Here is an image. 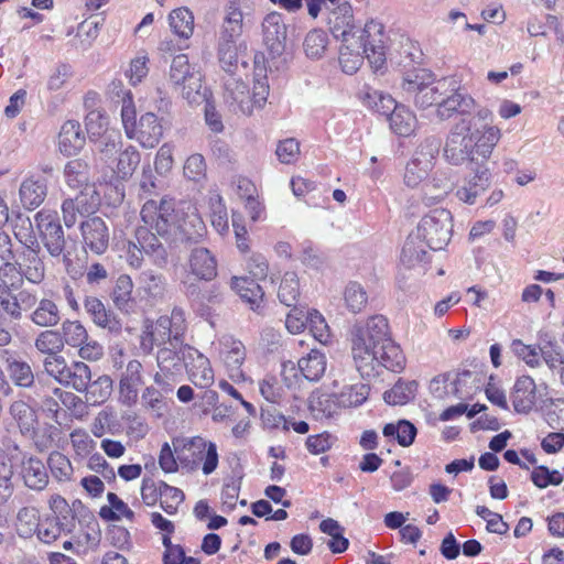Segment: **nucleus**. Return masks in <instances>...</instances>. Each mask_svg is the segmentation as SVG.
<instances>
[{
    "mask_svg": "<svg viewBox=\"0 0 564 564\" xmlns=\"http://www.w3.org/2000/svg\"><path fill=\"white\" fill-rule=\"evenodd\" d=\"M415 381H398L390 390L386 391L383 399L388 404L402 405L412 400L416 390Z\"/></svg>",
    "mask_w": 564,
    "mask_h": 564,
    "instance_id": "obj_52",
    "label": "nucleus"
},
{
    "mask_svg": "<svg viewBox=\"0 0 564 564\" xmlns=\"http://www.w3.org/2000/svg\"><path fill=\"white\" fill-rule=\"evenodd\" d=\"M501 138L497 126H478L473 118H460L455 122L445 141L443 156L453 166L487 161Z\"/></svg>",
    "mask_w": 564,
    "mask_h": 564,
    "instance_id": "obj_2",
    "label": "nucleus"
},
{
    "mask_svg": "<svg viewBox=\"0 0 564 564\" xmlns=\"http://www.w3.org/2000/svg\"><path fill=\"white\" fill-rule=\"evenodd\" d=\"M86 143L80 123L76 120H67L58 134V149L62 154L70 156L79 152Z\"/></svg>",
    "mask_w": 564,
    "mask_h": 564,
    "instance_id": "obj_26",
    "label": "nucleus"
},
{
    "mask_svg": "<svg viewBox=\"0 0 564 564\" xmlns=\"http://www.w3.org/2000/svg\"><path fill=\"white\" fill-rule=\"evenodd\" d=\"M112 379L108 375H101L95 380L87 383L84 390L86 400L90 404L100 405L105 403L112 393Z\"/></svg>",
    "mask_w": 564,
    "mask_h": 564,
    "instance_id": "obj_40",
    "label": "nucleus"
},
{
    "mask_svg": "<svg viewBox=\"0 0 564 564\" xmlns=\"http://www.w3.org/2000/svg\"><path fill=\"white\" fill-rule=\"evenodd\" d=\"M231 288L252 311L261 313L264 292L253 279L234 276L231 279Z\"/></svg>",
    "mask_w": 564,
    "mask_h": 564,
    "instance_id": "obj_31",
    "label": "nucleus"
},
{
    "mask_svg": "<svg viewBox=\"0 0 564 564\" xmlns=\"http://www.w3.org/2000/svg\"><path fill=\"white\" fill-rule=\"evenodd\" d=\"M476 106V100L468 93L459 87H453L449 94L443 93L435 116L440 121H446L454 115H460L463 118L471 115Z\"/></svg>",
    "mask_w": 564,
    "mask_h": 564,
    "instance_id": "obj_11",
    "label": "nucleus"
},
{
    "mask_svg": "<svg viewBox=\"0 0 564 564\" xmlns=\"http://www.w3.org/2000/svg\"><path fill=\"white\" fill-rule=\"evenodd\" d=\"M144 384L143 366L138 359L126 365L119 379V401L126 406L138 402L139 387Z\"/></svg>",
    "mask_w": 564,
    "mask_h": 564,
    "instance_id": "obj_15",
    "label": "nucleus"
},
{
    "mask_svg": "<svg viewBox=\"0 0 564 564\" xmlns=\"http://www.w3.org/2000/svg\"><path fill=\"white\" fill-rule=\"evenodd\" d=\"M206 171L205 159L199 153L189 155L183 166L184 176L195 183H200L206 178Z\"/></svg>",
    "mask_w": 564,
    "mask_h": 564,
    "instance_id": "obj_64",
    "label": "nucleus"
},
{
    "mask_svg": "<svg viewBox=\"0 0 564 564\" xmlns=\"http://www.w3.org/2000/svg\"><path fill=\"white\" fill-rule=\"evenodd\" d=\"M93 158L85 154L68 161L64 166V178L68 187L84 191L91 180Z\"/></svg>",
    "mask_w": 564,
    "mask_h": 564,
    "instance_id": "obj_19",
    "label": "nucleus"
},
{
    "mask_svg": "<svg viewBox=\"0 0 564 564\" xmlns=\"http://www.w3.org/2000/svg\"><path fill=\"white\" fill-rule=\"evenodd\" d=\"M225 101L232 107L234 111H240L242 113L250 112V97L248 85L230 76L225 82Z\"/></svg>",
    "mask_w": 564,
    "mask_h": 564,
    "instance_id": "obj_32",
    "label": "nucleus"
},
{
    "mask_svg": "<svg viewBox=\"0 0 564 564\" xmlns=\"http://www.w3.org/2000/svg\"><path fill=\"white\" fill-rule=\"evenodd\" d=\"M427 84H434V75L425 68L408 70L402 78L401 89L405 99L410 100L416 91H421Z\"/></svg>",
    "mask_w": 564,
    "mask_h": 564,
    "instance_id": "obj_38",
    "label": "nucleus"
},
{
    "mask_svg": "<svg viewBox=\"0 0 564 564\" xmlns=\"http://www.w3.org/2000/svg\"><path fill=\"white\" fill-rule=\"evenodd\" d=\"M47 466L52 476L58 482H67L73 478L74 469L70 460L61 452H52L47 458Z\"/></svg>",
    "mask_w": 564,
    "mask_h": 564,
    "instance_id": "obj_49",
    "label": "nucleus"
},
{
    "mask_svg": "<svg viewBox=\"0 0 564 564\" xmlns=\"http://www.w3.org/2000/svg\"><path fill=\"white\" fill-rule=\"evenodd\" d=\"M388 120L390 122V128L397 134L402 137L410 135L416 126V117L403 105H400L399 108L394 109V111L390 113V118Z\"/></svg>",
    "mask_w": 564,
    "mask_h": 564,
    "instance_id": "obj_45",
    "label": "nucleus"
},
{
    "mask_svg": "<svg viewBox=\"0 0 564 564\" xmlns=\"http://www.w3.org/2000/svg\"><path fill=\"white\" fill-rule=\"evenodd\" d=\"M35 236L30 239L43 247L52 259L62 261L67 273H70L74 263L70 251L67 249V239L56 212L42 209L34 216Z\"/></svg>",
    "mask_w": 564,
    "mask_h": 564,
    "instance_id": "obj_4",
    "label": "nucleus"
},
{
    "mask_svg": "<svg viewBox=\"0 0 564 564\" xmlns=\"http://www.w3.org/2000/svg\"><path fill=\"white\" fill-rule=\"evenodd\" d=\"M329 29L334 37L340 40L341 43L358 39L359 32L357 31L360 29H357L354 24L352 10L348 3L338 7L333 12L329 19Z\"/></svg>",
    "mask_w": 564,
    "mask_h": 564,
    "instance_id": "obj_23",
    "label": "nucleus"
},
{
    "mask_svg": "<svg viewBox=\"0 0 564 564\" xmlns=\"http://www.w3.org/2000/svg\"><path fill=\"white\" fill-rule=\"evenodd\" d=\"M83 304L86 314L97 326L105 328L115 335H119L121 333V321L111 310L106 307L105 303L99 297L87 295L85 296Z\"/></svg>",
    "mask_w": 564,
    "mask_h": 564,
    "instance_id": "obj_17",
    "label": "nucleus"
},
{
    "mask_svg": "<svg viewBox=\"0 0 564 564\" xmlns=\"http://www.w3.org/2000/svg\"><path fill=\"white\" fill-rule=\"evenodd\" d=\"M441 141L436 137L424 139L417 147L413 159L425 166L433 167V161L440 152Z\"/></svg>",
    "mask_w": 564,
    "mask_h": 564,
    "instance_id": "obj_63",
    "label": "nucleus"
},
{
    "mask_svg": "<svg viewBox=\"0 0 564 564\" xmlns=\"http://www.w3.org/2000/svg\"><path fill=\"white\" fill-rule=\"evenodd\" d=\"M326 366V356L317 349H312L297 361V369L308 381H318L324 376Z\"/></svg>",
    "mask_w": 564,
    "mask_h": 564,
    "instance_id": "obj_37",
    "label": "nucleus"
},
{
    "mask_svg": "<svg viewBox=\"0 0 564 564\" xmlns=\"http://www.w3.org/2000/svg\"><path fill=\"white\" fill-rule=\"evenodd\" d=\"M148 226L149 225L138 227L134 238L143 249L145 256H148L156 267L164 268L169 260L167 250Z\"/></svg>",
    "mask_w": 564,
    "mask_h": 564,
    "instance_id": "obj_20",
    "label": "nucleus"
},
{
    "mask_svg": "<svg viewBox=\"0 0 564 564\" xmlns=\"http://www.w3.org/2000/svg\"><path fill=\"white\" fill-rule=\"evenodd\" d=\"M19 270V281L23 279L32 284H41L46 276V267L43 257L40 254V245L31 241L25 245L24 250L20 253L15 261Z\"/></svg>",
    "mask_w": 564,
    "mask_h": 564,
    "instance_id": "obj_13",
    "label": "nucleus"
},
{
    "mask_svg": "<svg viewBox=\"0 0 564 564\" xmlns=\"http://www.w3.org/2000/svg\"><path fill=\"white\" fill-rule=\"evenodd\" d=\"M350 343L355 367L362 378H376L383 368L400 371L404 367L405 357L382 315L356 323L350 330Z\"/></svg>",
    "mask_w": 564,
    "mask_h": 564,
    "instance_id": "obj_1",
    "label": "nucleus"
},
{
    "mask_svg": "<svg viewBox=\"0 0 564 564\" xmlns=\"http://www.w3.org/2000/svg\"><path fill=\"white\" fill-rule=\"evenodd\" d=\"M417 237L432 250H442L453 234V216L445 208H436L422 217L417 225Z\"/></svg>",
    "mask_w": 564,
    "mask_h": 564,
    "instance_id": "obj_8",
    "label": "nucleus"
},
{
    "mask_svg": "<svg viewBox=\"0 0 564 564\" xmlns=\"http://www.w3.org/2000/svg\"><path fill=\"white\" fill-rule=\"evenodd\" d=\"M328 43L327 34L319 29L310 31L304 40V51L311 58H319L326 51Z\"/></svg>",
    "mask_w": 564,
    "mask_h": 564,
    "instance_id": "obj_60",
    "label": "nucleus"
},
{
    "mask_svg": "<svg viewBox=\"0 0 564 564\" xmlns=\"http://www.w3.org/2000/svg\"><path fill=\"white\" fill-rule=\"evenodd\" d=\"M246 358V348L239 340H231L225 344L223 359L229 372V377L234 381H245L246 376L241 370V366Z\"/></svg>",
    "mask_w": 564,
    "mask_h": 564,
    "instance_id": "obj_33",
    "label": "nucleus"
},
{
    "mask_svg": "<svg viewBox=\"0 0 564 564\" xmlns=\"http://www.w3.org/2000/svg\"><path fill=\"white\" fill-rule=\"evenodd\" d=\"M88 193L80 191L74 198H67L62 204L63 220L67 228L73 227L77 221V215L84 216L94 212L97 206L96 200Z\"/></svg>",
    "mask_w": 564,
    "mask_h": 564,
    "instance_id": "obj_29",
    "label": "nucleus"
},
{
    "mask_svg": "<svg viewBox=\"0 0 564 564\" xmlns=\"http://www.w3.org/2000/svg\"><path fill=\"white\" fill-rule=\"evenodd\" d=\"M536 386L529 376H522L517 379L513 392L512 404L518 413H529L535 403Z\"/></svg>",
    "mask_w": 564,
    "mask_h": 564,
    "instance_id": "obj_30",
    "label": "nucleus"
},
{
    "mask_svg": "<svg viewBox=\"0 0 564 564\" xmlns=\"http://www.w3.org/2000/svg\"><path fill=\"white\" fill-rule=\"evenodd\" d=\"M346 307L354 314L360 313L368 303L365 289L357 282H350L344 291Z\"/></svg>",
    "mask_w": 564,
    "mask_h": 564,
    "instance_id": "obj_56",
    "label": "nucleus"
},
{
    "mask_svg": "<svg viewBox=\"0 0 564 564\" xmlns=\"http://www.w3.org/2000/svg\"><path fill=\"white\" fill-rule=\"evenodd\" d=\"M160 501L162 508L167 513H174L178 505L184 500V494L181 489L170 486L164 481L159 482Z\"/></svg>",
    "mask_w": 564,
    "mask_h": 564,
    "instance_id": "obj_62",
    "label": "nucleus"
},
{
    "mask_svg": "<svg viewBox=\"0 0 564 564\" xmlns=\"http://www.w3.org/2000/svg\"><path fill=\"white\" fill-rule=\"evenodd\" d=\"M141 218L145 225L155 229L158 235L175 239L186 245L198 243L207 234V228L195 207L174 209L171 199L162 198L160 203L149 199L141 209Z\"/></svg>",
    "mask_w": 564,
    "mask_h": 564,
    "instance_id": "obj_3",
    "label": "nucleus"
},
{
    "mask_svg": "<svg viewBox=\"0 0 564 564\" xmlns=\"http://www.w3.org/2000/svg\"><path fill=\"white\" fill-rule=\"evenodd\" d=\"M482 378L484 376L479 371H459L453 382L454 394L459 399H464L475 393L479 389Z\"/></svg>",
    "mask_w": 564,
    "mask_h": 564,
    "instance_id": "obj_42",
    "label": "nucleus"
},
{
    "mask_svg": "<svg viewBox=\"0 0 564 564\" xmlns=\"http://www.w3.org/2000/svg\"><path fill=\"white\" fill-rule=\"evenodd\" d=\"M338 404V397L328 393H313L310 398V410L317 420L333 417Z\"/></svg>",
    "mask_w": 564,
    "mask_h": 564,
    "instance_id": "obj_41",
    "label": "nucleus"
},
{
    "mask_svg": "<svg viewBox=\"0 0 564 564\" xmlns=\"http://www.w3.org/2000/svg\"><path fill=\"white\" fill-rule=\"evenodd\" d=\"M9 414L23 436H33L39 426L36 411L25 401L15 400L9 406Z\"/></svg>",
    "mask_w": 564,
    "mask_h": 564,
    "instance_id": "obj_27",
    "label": "nucleus"
},
{
    "mask_svg": "<svg viewBox=\"0 0 564 564\" xmlns=\"http://www.w3.org/2000/svg\"><path fill=\"white\" fill-rule=\"evenodd\" d=\"M242 21L241 10L231 3L226 9L218 40V61L221 68L229 74H232L238 65L236 41L242 34Z\"/></svg>",
    "mask_w": 564,
    "mask_h": 564,
    "instance_id": "obj_6",
    "label": "nucleus"
},
{
    "mask_svg": "<svg viewBox=\"0 0 564 564\" xmlns=\"http://www.w3.org/2000/svg\"><path fill=\"white\" fill-rule=\"evenodd\" d=\"M83 242L95 254H102L109 246V230L100 217H90L80 224Z\"/></svg>",
    "mask_w": 564,
    "mask_h": 564,
    "instance_id": "obj_16",
    "label": "nucleus"
},
{
    "mask_svg": "<svg viewBox=\"0 0 564 564\" xmlns=\"http://www.w3.org/2000/svg\"><path fill=\"white\" fill-rule=\"evenodd\" d=\"M132 279L128 274L119 275L111 294L112 301L118 310L128 312L132 307Z\"/></svg>",
    "mask_w": 564,
    "mask_h": 564,
    "instance_id": "obj_46",
    "label": "nucleus"
},
{
    "mask_svg": "<svg viewBox=\"0 0 564 564\" xmlns=\"http://www.w3.org/2000/svg\"><path fill=\"white\" fill-rule=\"evenodd\" d=\"M300 294V280L297 274L294 271L285 272L278 291L280 302L286 306H293L297 303Z\"/></svg>",
    "mask_w": 564,
    "mask_h": 564,
    "instance_id": "obj_48",
    "label": "nucleus"
},
{
    "mask_svg": "<svg viewBox=\"0 0 564 564\" xmlns=\"http://www.w3.org/2000/svg\"><path fill=\"white\" fill-rule=\"evenodd\" d=\"M170 26L173 32L182 37L189 39L194 31V15L187 8L173 10L169 15Z\"/></svg>",
    "mask_w": 564,
    "mask_h": 564,
    "instance_id": "obj_47",
    "label": "nucleus"
},
{
    "mask_svg": "<svg viewBox=\"0 0 564 564\" xmlns=\"http://www.w3.org/2000/svg\"><path fill=\"white\" fill-rule=\"evenodd\" d=\"M445 83L446 82H440L436 86L427 84L421 91H416V95L412 98L414 105L421 109H426L433 105L437 107L443 96L441 89L445 86Z\"/></svg>",
    "mask_w": 564,
    "mask_h": 564,
    "instance_id": "obj_61",
    "label": "nucleus"
},
{
    "mask_svg": "<svg viewBox=\"0 0 564 564\" xmlns=\"http://www.w3.org/2000/svg\"><path fill=\"white\" fill-rule=\"evenodd\" d=\"M365 57L360 37L343 43L339 63L346 74H355L362 65Z\"/></svg>",
    "mask_w": 564,
    "mask_h": 564,
    "instance_id": "obj_36",
    "label": "nucleus"
},
{
    "mask_svg": "<svg viewBox=\"0 0 564 564\" xmlns=\"http://www.w3.org/2000/svg\"><path fill=\"white\" fill-rule=\"evenodd\" d=\"M107 499L109 505L101 507L99 511V516L102 519L111 521L127 519L130 522L143 524V521H140L142 514L132 511L128 507V505L123 500H121L116 494L109 492L107 495Z\"/></svg>",
    "mask_w": 564,
    "mask_h": 564,
    "instance_id": "obj_34",
    "label": "nucleus"
},
{
    "mask_svg": "<svg viewBox=\"0 0 564 564\" xmlns=\"http://www.w3.org/2000/svg\"><path fill=\"white\" fill-rule=\"evenodd\" d=\"M263 44L271 59L280 58L286 52L288 25L279 12H270L262 22Z\"/></svg>",
    "mask_w": 564,
    "mask_h": 564,
    "instance_id": "obj_10",
    "label": "nucleus"
},
{
    "mask_svg": "<svg viewBox=\"0 0 564 564\" xmlns=\"http://www.w3.org/2000/svg\"><path fill=\"white\" fill-rule=\"evenodd\" d=\"M61 336L63 346L65 345L77 348L85 344L88 339V333L85 326L79 321L66 319L62 324Z\"/></svg>",
    "mask_w": 564,
    "mask_h": 564,
    "instance_id": "obj_50",
    "label": "nucleus"
},
{
    "mask_svg": "<svg viewBox=\"0 0 564 564\" xmlns=\"http://www.w3.org/2000/svg\"><path fill=\"white\" fill-rule=\"evenodd\" d=\"M170 86L181 94L188 104H200L206 99V88L203 86V76L193 66L187 55L178 54L172 59L166 75Z\"/></svg>",
    "mask_w": 564,
    "mask_h": 564,
    "instance_id": "obj_5",
    "label": "nucleus"
},
{
    "mask_svg": "<svg viewBox=\"0 0 564 564\" xmlns=\"http://www.w3.org/2000/svg\"><path fill=\"white\" fill-rule=\"evenodd\" d=\"M163 135V127L153 112L141 116L138 127L129 139H135L143 148H154Z\"/></svg>",
    "mask_w": 564,
    "mask_h": 564,
    "instance_id": "obj_24",
    "label": "nucleus"
},
{
    "mask_svg": "<svg viewBox=\"0 0 564 564\" xmlns=\"http://www.w3.org/2000/svg\"><path fill=\"white\" fill-rule=\"evenodd\" d=\"M47 195V180L43 176H30L19 189L20 202L25 209L37 208Z\"/></svg>",
    "mask_w": 564,
    "mask_h": 564,
    "instance_id": "obj_25",
    "label": "nucleus"
},
{
    "mask_svg": "<svg viewBox=\"0 0 564 564\" xmlns=\"http://www.w3.org/2000/svg\"><path fill=\"white\" fill-rule=\"evenodd\" d=\"M139 284L149 296L161 299L165 293L166 280L162 273L145 270L139 276Z\"/></svg>",
    "mask_w": 564,
    "mask_h": 564,
    "instance_id": "obj_51",
    "label": "nucleus"
},
{
    "mask_svg": "<svg viewBox=\"0 0 564 564\" xmlns=\"http://www.w3.org/2000/svg\"><path fill=\"white\" fill-rule=\"evenodd\" d=\"M539 354L550 369L564 365V352L557 341L553 338H541Z\"/></svg>",
    "mask_w": 564,
    "mask_h": 564,
    "instance_id": "obj_55",
    "label": "nucleus"
},
{
    "mask_svg": "<svg viewBox=\"0 0 564 564\" xmlns=\"http://www.w3.org/2000/svg\"><path fill=\"white\" fill-rule=\"evenodd\" d=\"M50 508L54 513L56 525L58 529H74V503L69 506L67 501L59 495H54L50 499Z\"/></svg>",
    "mask_w": 564,
    "mask_h": 564,
    "instance_id": "obj_44",
    "label": "nucleus"
},
{
    "mask_svg": "<svg viewBox=\"0 0 564 564\" xmlns=\"http://www.w3.org/2000/svg\"><path fill=\"white\" fill-rule=\"evenodd\" d=\"M139 164V151L134 147L129 145L119 154L118 158L117 173L119 177L122 180H128L132 176Z\"/></svg>",
    "mask_w": 564,
    "mask_h": 564,
    "instance_id": "obj_58",
    "label": "nucleus"
},
{
    "mask_svg": "<svg viewBox=\"0 0 564 564\" xmlns=\"http://www.w3.org/2000/svg\"><path fill=\"white\" fill-rule=\"evenodd\" d=\"M183 344L171 340V346L158 350V371L153 376L154 383L164 392H172L183 380L185 359L183 358Z\"/></svg>",
    "mask_w": 564,
    "mask_h": 564,
    "instance_id": "obj_7",
    "label": "nucleus"
},
{
    "mask_svg": "<svg viewBox=\"0 0 564 564\" xmlns=\"http://www.w3.org/2000/svg\"><path fill=\"white\" fill-rule=\"evenodd\" d=\"M191 272L204 281H212L217 275V259L214 253L205 247H195L188 257Z\"/></svg>",
    "mask_w": 564,
    "mask_h": 564,
    "instance_id": "obj_21",
    "label": "nucleus"
},
{
    "mask_svg": "<svg viewBox=\"0 0 564 564\" xmlns=\"http://www.w3.org/2000/svg\"><path fill=\"white\" fill-rule=\"evenodd\" d=\"M90 380L91 370L89 366L83 361H74L68 366L64 377L62 376L61 384L70 387L77 392H84Z\"/></svg>",
    "mask_w": 564,
    "mask_h": 564,
    "instance_id": "obj_39",
    "label": "nucleus"
},
{
    "mask_svg": "<svg viewBox=\"0 0 564 564\" xmlns=\"http://www.w3.org/2000/svg\"><path fill=\"white\" fill-rule=\"evenodd\" d=\"M20 475L24 485L35 491H41L48 485V474L44 463L35 456H23Z\"/></svg>",
    "mask_w": 564,
    "mask_h": 564,
    "instance_id": "obj_22",
    "label": "nucleus"
},
{
    "mask_svg": "<svg viewBox=\"0 0 564 564\" xmlns=\"http://www.w3.org/2000/svg\"><path fill=\"white\" fill-rule=\"evenodd\" d=\"M382 433L387 437H395L399 445L408 447L413 444L417 430L410 421L399 420L397 423L386 424Z\"/></svg>",
    "mask_w": 564,
    "mask_h": 564,
    "instance_id": "obj_43",
    "label": "nucleus"
},
{
    "mask_svg": "<svg viewBox=\"0 0 564 564\" xmlns=\"http://www.w3.org/2000/svg\"><path fill=\"white\" fill-rule=\"evenodd\" d=\"M183 358L188 378L196 387L207 388L213 384L214 371L207 357L196 348L185 345L183 346Z\"/></svg>",
    "mask_w": 564,
    "mask_h": 564,
    "instance_id": "obj_14",
    "label": "nucleus"
},
{
    "mask_svg": "<svg viewBox=\"0 0 564 564\" xmlns=\"http://www.w3.org/2000/svg\"><path fill=\"white\" fill-rule=\"evenodd\" d=\"M453 188L451 177L446 173H436L432 181L424 184L426 204L433 199H441Z\"/></svg>",
    "mask_w": 564,
    "mask_h": 564,
    "instance_id": "obj_53",
    "label": "nucleus"
},
{
    "mask_svg": "<svg viewBox=\"0 0 564 564\" xmlns=\"http://www.w3.org/2000/svg\"><path fill=\"white\" fill-rule=\"evenodd\" d=\"M4 367L10 380L14 386L20 388H31L34 386V372L28 361L6 351Z\"/></svg>",
    "mask_w": 564,
    "mask_h": 564,
    "instance_id": "obj_28",
    "label": "nucleus"
},
{
    "mask_svg": "<svg viewBox=\"0 0 564 564\" xmlns=\"http://www.w3.org/2000/svg\"><path fill=\"white\" fill-rule=\"evenodd\" d=\"M369 391V386L365 383L345 387L338 395V403L345 408L360 405L367 400Z\"/></svg>",
    "mask_w": 564,
    "mask_h": 564,
    "instance_id": "obj_57",
    "label": "nucleus"
},
{
    "mask_svg": "<svg viewBox=\"0 0 564 564\" xmlns=\"http://www.w3.org/2000/svg\"><path fill=\"white\" fill-rule=\"evenodd\" d=\"M177 459L188 470H196L203 462L202 470L205 475L212 474L218 465L217 447L214 443H207L203 437L196 436L186 440L182 448L174 442Z\"/></svg>",
    "mask_w": 564,
    "mask_h": 564,
    "instance_id": "obj_9",
    "label": "nucleus"
},
{
    "mask_svg": "<svg viewBox=\"0 0 564 564\" xmlns=\"http://www.w3.org/2000/svg\"><path fill=\"white\" fill-rule=\"evenodd\" d=\"M30 321L40 327H54L62 319L58 305L51 299L43 297L29 316Z\"/></svg>",
    "mask_w": 564,
    "mask_h": 564,
    "instance_id": "obj_35",
    "label": "nucleus"
},
{
    "mask_svg": "<svg viewBox=\"0 0 564 564\" xmlns=\"http://www.w3.org/2000/svg\"><path fill=\"white\" fill-rule=\"evenodd\" d=\"M35 348L48 356L58 355L64 349L59 332L46 329L41 332L34 341Z\"/></svg>",
    "mask_w": 564,
    "mask_h": 564,
    "instance_id": "obj_54",
    "label": "nucleus"
},
{
    "mask_svg": "<svg viewBox=\"0 0 564 564\" xmlns=\"http://www.w3.org/2000/svg\"><path fill=\"white\" fill-rule=\"evenodd\" d=\"M165 392L161 390V388H155L154 386L147 387L141 394V404L142 406L151 411L154 415L161 416L162 412L166 408V402L164 400Z\"/></svg>",
    "mask_w": 564,
    "mask_h": 564,
    "instance_id": "obj_59",
    "label": "nucleus"
},
{
    "mask_svg": "<svg viewBox=\"0 0 564 564\" xmlns=\"http://www.w3.org/2000/svg\"><path fill=\"white\" fill-rule=\"evenodd\" d=\"M383 31L382 23L370 21L362 30L358 31L357 35L361 40L366 58L376 69H379L386 61Z\"/></svg>",
    "mask_w": 564,
    "mask_h": 564,
    "instance_id": "obj_12",
    "label": "nucleus"
},
{
    "mask_svg": "<svg viewBox=\"0 0 564 564\" xmlns=\"http://www.w3.org/2000/svg\"><path fill=\"white\" fill-rule=\"evenodd\" d=\"M491 184V174L485 164L475 169V174L466 180L465 184L456 191V197L468 205H474Z\"/></svg>",
    "mask_w": 564,
    "mask_h": 564,
    "instance_id": "obj_18",
    "label": "nucleus"
}]
</instances>
